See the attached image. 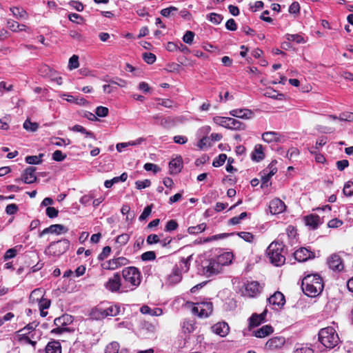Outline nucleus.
<instances>
[{
	"label": "nucleus",
	"instance_id": "obj_53",
	"mask_svg": "<svg viewBox=\"0 0 353 353\" xmlns=\"http://www.w3.org/2000/svg\"><path fill=\"white\" fill-rule=\"evenodd\" d=\"M209 19L211 22L219 24L221 22L223 17L218 14L211 13L209 16Z\"/></svg>",
	"mask_w": 353,
	"mask_h": 353
},
{
	"label": "nucleus",
	"instance_id": "obj_12",
	"mask_svg": "<svg viewBox=\"0 0 353 353\" xmlns=\"http://www.w3.org/2000/svg\"><path fill=\"white\" fill-rule=\"evenodd\" d=\"M270 212L274 214H280L285 210V204L279 199H274L269 205Z\"/></svg>",
	"mask_w": 353,
	"mask_h": 353
},
{
	"label": "nucleus",
	"instance_id": "obj_9",
	"mask_svg": "<svg viewBox=\"0 0 353 353\" xmlns=\"http://www.w3.org/2000/svg\"><path fill=\"white\" fill-rule=\"evenodd\" d=\"M68 231V229L67 227H65L63 225L61 224H55L52 225L50 227L44 229L40 234V236H42L43 235L46 234H61L66 233Z\"/></svg>",
	"mask_w": 353,
	"mask_h": 353
},
{
	"label": "nucleus",
	"instance_id": "obj_25",
	"mask_svg": "<svg viewBox=\"0 0 353 353\" xmlns=\"http://www.w3.org/2000/svg\"><path fill=\"white\" fill-rule=\"evenodd\" d=\"M44 295V291L41 289H35L33 290L30 295V300L33 303H39L43 299Z\"/></svg>",
	"mask_w": 353,
	"mask_h": 353
},
{
	"label": "nucleus",
	"instance_id": "obj_16",
	"mask_svg": "<svg viewBox=\"0 0 353 353\" xmlns=\"http://www.w3.org/2000/svg\"><path fill=\"white\" fill-rule=\"evenodd\" d=\"M267 313V310H265L261 314H253L249 319V328L251 330L252 327H256L262 323Z\"/></svg>",
	"mask_w": 353,
	"mask_h": 353
},
{
	"label": "nucleus",
	"instance_id": "obj_6",
	"mask_svg": "<svg viewBox=\"0 0 353 353\" xmlns=\"http://www.w3.org/2000/svg\"><path fill=\"white\" fill-rule=\"evenodd\" d=\"M223 268L214 259H210L208 264L203 266V274L206 276L216 275L222 272Z\"/></svg>",
	"mask_w": 353,
	"mask_h": 353
},
{
	"label": "nucleus",
	"instance_id": "obj_15",
	"mask_svg": "<svg viewBox=\"0 0 353 353\" xmlns=\"http://www.w3.org/2000/svg\"><path fill=\"white\" fill-rule=\"evenodd\" d=\"M212 331L220 336H225L230 330L229 325L225 322H219L212 327Z\"/></svg>",
	"mask_w": 353,
	"mask_h": 353
},
{
	"label": "nucleus",
	"instance_id": "obj_51",
	"mask_svg": "<svg viewBox=\"0 0 353 353\" xmlns=\"http://www.w3.org/2000/svg\"><path fill=\"white\" fill-rule=\"evenodd\" d=\"M129 235L127 234H122L121 235H119L117 239H116V242L121 245H125L128 243V241H129Z\"/></svg>",
	"mask_w": 353,
	"mask_h": 353
},
{
	"label": "nucleus",
	"instance_id": "obj_42",
	"mask_svg": "<svg viewBox=\"0 0 353 353\" xmlns=\"http://www.w3.org/2000/svg\"><path fill=\"white\" fill-rule=\"evenodd\" d=\"M343 192L347 196H352L353 194V183L352 181H347L345 183Z\"/></svg>",
	"mask_w": 353,
	"mask_h": 353
},
{
	"label": "nucleus",
	"instance_id": "obj_11",
	"mask_svg": "<svg viewBox=\"0 0 353 353\" xmlns=\"http://www.w3.org/2000/svg\"><path fill=\"white\" fill-rule=\"evenodd\" d=\"M294 258L299 261H305L309 259L314 257V254L305 248H301L294 254Z\"/></svg>",
	"mask_w": 353,
	"mask_h": 353
},
{
	"label": "nucleus",
	"instance_id": "obj_63",
	"mask_svg": "<svg viewBox=\"0 0 353 353\" xmlns=\"http://www.w3.org/2000/svg\"><path fill=\"white\" fill-rule=\"evenodd\" d=\"M173 139H174V143H178V144H185L188 141V138L183 135L174 136Z\"/></svg>",
	"mask_w": 353,
	"mask_h": 353
},
{
	"label": "nucleus",
	"instance_id": "obj_58",
	"mask_svg": "<svg viewBox=\"0 0 353 353\" xmlns=\"http://www.w3.org/2000/svg\"><path fill=\"white\" fill-rule=\"evenodd\" d=\"M342 224H343L342 221H341L338 219H334L330 220L328 222L327 225L329 228H339V227L341 226Z\"/></svg>",
	"mask_w": 353,
	"mask_h": 353
},
{
	"label": "nucleus",
	"instance_id": "obj_64",
	"mask_svg": "<svg viewBox=\"0 0 353 353\" xmlns=\"http://www.w3.org/2000/svg\"><path fill=\"white\" fill-rule=\"evenodd\" d=\"M46 214L50 218H54L57 216L58 210L52 207H48L46 209Z\"/></svg>",
	"mask_w": 353,
	"mask_h": 353
},
{
	"label": "nucleus",
	"instance_id": "obj_36",
	"mask_svg": "<svg viewBox=\"0 0 353 353\" xmlns=\"http://www.w3.org/2000/svg\"><path fill=\"white\" fill-rule=\"evenodd\" d=\"M183 330L185 333H191L195 330V322L193 320L184 321Z\"/></svg>",
	"mask_w": 353,
	"mask_h": 353
},
{
	"label": "nucleus",
	"instance_id": "obj_55",
	"mask_svg": "<svg viewBox=\"0 0 353 353\" xmlns=\"http://www.w3.org/2000/svg\"><path fill=\"white\" fill-rule=\"evenodd\" d=\"M339 119L340 121H353L352 112H344L340 114Z\"/></svg>",
	"mask_w": 353,
	"mask_h": 353
},
{
	"label": "nucleus",
	"instance_id": "obj_44",
	"mask_svg": "<svg viewBox=\"0 0 353 353\" xmlns=\"http://www.w3.org/2000/svg\"><path fill=\"white\" fill-rule=\"evenodd\" d=\"M119 343L117 342H112L107 346L105 353H119Z\"/></svg>",
	"mask_w": 353,
	"mask_h": 353
},
{
	"label": "nucleus",
	"instance_id": "obj_32",
	"mask_svg": "<svg viewBox=\"0 0 353 353\" xmlns=\"http://www.w3.org/2000/svg\"><path fill=\"white\" fill-rule=\"evenodd\" d=\"M252 159L259 161L264 158L263 148L261 145H256L252 154Z\"/></svg>",
	"mask_w": 353,
	"mask_h": 353
},
{
	"label": "nucleus",
	"instance_id": "obj_3",
	"mask_svg": "<svg viewBox=\"0 0 353 353\" xmlns=\"http://www.w3.org/2000/svg\"><path fill=\"white\" fill-rule=\"evenodd\" d=\"M319 341L327 348L334 347L339 341L338 334L332 327H327L320 330L319 333Z\"/></svg>",
	"mask_w": 353,
	"mask_h": 353
},
{
	"label": "nucleus",
	"instance_id": "obj_54",
	"mask_svg": "<svg viewBox=\"0 0 353 353\" xmlns=\"http://www.w3.org/2000/svg\"><path fill=\"white\" fill-rule=\"evenodd\" d=\"M194 33L192 31H187L183 37V40L186 43H191L193 41Z\"/></svg>",
	"mask_w": 353,
	"mask_h": 353
},
{
	"label": "nucleus",
	"instance_id": "obj_57",
	"mask_svg": "<svg viewBox=\"0 0 353 353\" xmlns=\"http://www.w3.org/2000/svg\"><path fill=\"white\" fill-rule=\"evenodd\" d=\"M95 113L99 117H105L108 115V109L105 107L99 106L97 108Z\"/></svg>",
	"mask_w": 353,
	"mask_h": 353
},
{
	"label": "nucleus",
	"instance_id": "obj_29",
	"mask_svg": "<svg viewBox=\"0 0 353 353\" xmlns=\"http://www.w3.org/2000/svg\"><path fill=\"white\" fill-rule=\"evenodd\" d=\"M127 263V259L124 257H119L110 260L108 262V268L110 270H114L119 266L124 265Z\"/></svg>",
	"mask_w": 353,
	"mask_h": 353
},
{
	"label": "nucleus",
	"instance_id": "obj_17",
	"mask_svg": "<svg viewBox=\"0 0 353 353\" xmlns=\"http://www.w3.org/2000/svg\"><path fill=\"white\" fill-rule=\"evenodd\" d=\"M285 343V339L282 337H274L265 343V349L273 350L281 347Z\"/></svg>",
	"mask_w": 353,
	"mask_h": 353
},
{
	"label": "nucleus",
	"instance_id": "obj_21",
	"mask_svg": "<svg viewBox=\"0 0 353 353\" xmlns=\"http://www.w3.org/2000/svg\"><path fill=\"white\" fill-rule=\"evenodd\" d=\"M273 332V328L270 325H264L257 330L252 332V335L258 338H264Z\"/></svg>",
	"mask_w": 353,
	"mask_h": 353
},
{
	"label": "nucleus",
	"instance_id": "obj_46",
	"mask_svg": "<svg viewBox=\"0 0 353 353\" xmlns=\"http://www.w3.org/2000/svg\"><path fill=\"white\" fill-rule=\"evenodd\" d=\"M105 312H106V309L98 307L93 310L92 314L95 319H103L106 317V315L104 314Z\"/></svg>",
	"mask_w": 353,
	"mask_h": 353
},
{
	"label": "nucleus",
	"instance_id": "obj_48",
	"mask_svg": "<svg viewBox=\"0 0 353 353\" xmlns=\"http://www.w3.org/2000/svg\"><path fill=\"white\" fill-rule=\"evenodd\" d=\"M71 130L72 131L80 132L84 133L86 134V137H92L93 136V134L92 132L86 131V130L83 126L79 125H75L74 126H73L71 128Z\"/></svg>",
	"mask_w": 353,
	"mask_h": 353
},
{
	"label": "nucleus",
	"instance_id": "obj_22",
	"mask_svg": "<svg viewBox=\"0 0 353 353\" xmlns=\"http://www.w3.org/2000/svg\"><path fill=\"white\" fill-rule=\"evenodd\" d=\"M233 259V254L231 252H225L221 255H219L216 260L218 263L221 265V267L223 268L224 265H228L231 264Z\"/></svg>",
	"mask_w": 353,
	"mask_h": 353
},
{
	"label": "nucleus",
	"instance_id": "obj_43",
	"mask_svg": "<svg viewBox=\"0 0 353 353\" xmlns=\"http://www.w3.org/2000/svg\"><path fill=\"white\" fill-rule=\"evenodd\" d=\"M140 143H141V141H129L127 143H120L117 144L116 148L119 152H121L123 148H127L128 146H133V145H135Z\"/></svg>",
	"mask_w": 353,
	"mask_h": 353
},
{
	"label": "nucleus",
	"instance_id": "obj_8",
	"mask_svg": "<svg viewBox=\"0 0 353 353\" xmlns=\"http://www.w3.org/2000/svg\"><path fill=\"white\" fill-rule=\"evenodd\" d=\"M328 265L334 271H341L344 265L340 256L336 254H332L327 260Z\"/></svg>",
	"mask_w": 353,
	"mask_h": 353
},
{
	"label": "nucleus",
	"instance_id": "obj_7",
	"mask_svg": "<svg viewBox=\"0 0 353 353\" xmlns=\"http://www.w3.org/2000/svg\"><path fill=\"white\" fill-rule=\"evenodd\" d=\"M276 163V161H272L269 166L265 169L261 173V181H262V187L268 186L267 184L270 179L277 172V168L275 165Z\"/></svg>",
	"mask_w": 353,
	"mask_h": 353
},
{
	"label": "nucleus",
	"instance_id": "obj_40",
	"mask_svg": "<svg viewBox=\"0 0 353 353\" xmlns=\"http://www.w3.org/2000/svg\"><path fill=\"white\" fill-rule=\"evenodd\" d=\"M120 312V308L119 307L117 306V305H114V306H110L108 308H106V312H105V315H106V316H117Z\"/></svg>",
	"mask_w": 353,
	"mask_h": 353
},
{
	"label": "nucleus",
	"instance_id": "obj_30",
	"mask_svg": "<svg viewBox=\"0 0 353 353\" xmlns=\"http://www.w3.org/2000/svg\"><path fill=\"white\" fill-rule=\"evenodd\" d=\"M7 27L12 32L26 31L27 28L26 25L20 24L17 21L12 20H8L7 21Z\"/></svg>",
	"mask_w": 353,
	"mask_h": 353
},
{
	"label": "nucleus",
	"instance_id": "obj_18",
	"mask_svg": "<svg viewBox=\"0 0 353 353\" xmlns=\"http://www.w3.org/2000/svg\"><path fill=\"white\" fill-rule=\"evenodd\" d=\"M268 301L270 304L279 307H282L285 302L284 295L280 292H275L269 298Z\"/></svg>",
	"mask_w": 353,
	"mask_h": 353
},
{
	"label": "nucleus",
	"instance_id": "obj_5",
	"mask_svg": "<svg viewBox=\"0 0 353 353\" xmlns=\"http://www.w3.org/2000/svg\"><path fill=\"white\" fill-rule=\"evenodd\" d=\"M213 310L212 303L203 302L196 303L192 309V313L197 314L201 318L209 316Z\"/></svg>",
	"mask_w": 353,
	"mask_h": 353
},
{
	"label": "nucleus",
	"instance_id": "obj_20",
	"mask_svg": "<svg viewBox=\"0 0 353 353\" xmlns=\"http://www.w3.org/2000/svg\"><path fill=\"white\" fill-rule=\"evenodd\" d=\"M106 288L112 292L117 291L121 286V279L118 274L114 275L112 279H110L106 283Z\"/></svg>",
	"mask_w": 353,
	"mask_h": 353
},
{
	"label": "nucleus",
	"instance_id": "obj_33",
	"mask_svg": "<svg viewBox=\"0 0 353 353\" xmlns=\"http://www.w3.org/2000/svg\"><path fill=\"white\" fill-rule=\"evenodd\" d=\"M46 353H61V345L59 342L52 341L49 343L46 347Z\"/></svg>",
	"mask_w": 353,
	"mask_h": 353
},
{
	"label": "nucleus",
	"instance_id": "obj_4",
	"mask_svg": "<svg viewBox=\"0 0 353 353\" xmlns=\"http://www.w3.org/2000/svg\"><path fill=\"white\" fill-rule=\"evenodd\" d=\"M122 275L125 281L130 283L132 285L137 286L141 282L140 273L134 267L125 268L122 272Z\"/></svg>",
	"mask_w": 353,
	"mask_h": 353
},
{
	"label": "nucleus",
	"instance_id": "obj_27",
	"mask_svg": "<svg viewBox=\"0 0 353 353\" xmlns=\"http://www.w3.org/2000/svg\"><path fill=\"white\" fill-rule=\"evenodd\" d=\"M10 11L12 12L13 15L19 20L27 19L28 18V14L26 11L18 7H13L10 8Z\"/></svg>",
	"mask_w": 353,
	"mask_h": 353
},
{
	"label": "nucleus",
	"instance_id": "obj_47",
	"mask_svg": "<svg viewBox=\"0 0 353 353\" xmlns=\"http://www.w3.org/2000/svg\"><path fill=\"white\" fill-rule=\"evenodd\" d=\"M177 10V8L174 6H171L170 8H164L161 11V14L165 17H168L170 15L174 14V12Z\"/></svg>",
	"mask_w": 353,
	"mask_h": 353
},
{
	"label": "nucleus",
	"instance_id": "obj_23",
	"mask_svg": "<svg viewBox=\"0 0 353 353\" xmlns=\"http://www.w3.org/2000/svg\"><path fill=\"white\" fill-rule=\"evenodd\" d=\"M227 128L234 130H244L246 128V125L235 119L229 117Z\"/></svg>",
	"mask_w": 353,
	"mask_h": 353
},
{
	"label": "nucleus",
	"instance_id": "obj_34",
	"mask_svg": "<svg viewBox=\"0 0 353 353\" xmlns=\"http://www.w3.org/2000/svg\"><path fill=\"white\" fill-rule=\"evenodd\" d=\"M23 127L27 131L34 132L38 130L39 125L38 123L32 122L30 119H27L23 123Z\"/></svg>",
	"mask_w": 353,
	"mask_h": 353
},
{
	"label": "nucleus",
	"instance_id": "obj_2",
	"mask_svg": "<svg viewBox=\"0 0 353 353\" xmlns=\"http://www.w3.org/2000/svg\"><path fill=\"white\" fill-rule=\"evenodd\" d=\"M283 246L279 242H272L267 249V254L270 261L276 266H280L285 263Z\"/></svg>",
	"mask_w": 353,
	"mask_h": 353
},
{
	"label": "nucleus",
	"instance_id": "obj_50",
	"mask_svg": "<svg viewBox=\"0 0 353 353\" xmlns=\"http://www.w3.org/2000/svg\"><path fill=\"white\" fill-rule=\"evenodd\" d=\"M151 183L150 181L148 179H145L143 181H137L135 183L136 187L139 190H141L145 188H148L150 185Z\"/></svg>",
	"mask_w": 353,
	"mask_h": 353
},
{
	"label": "nucleus",
	"instance_id": "obj_24",
	"mask_svg": "<svg viewBox=\"0 0 353 353\" xmlns=\"http://www.w3.org/2000/svg\"><path fill=\"white\" fill-rule=\"evenodd\" d=\"M305 223L312 229H316L321 223L320 217L318 215L310 214L305 217Z\"/></svg>",
	"mask_w": 353,
	"mask_h": 353
},
{
	"label": "nucleus",
	"instance_id": "obj_19",
	"mask_svg": "<svg viewBox=\"0 0 353 353\" xmlns=\"http://www.w3.org/2000/svg\"><path fill=\"white\" fill-rule=\"evenodd\" d=\"M36 168L34 167H28L24 171L22 175V180L26 183H32L36 181L37 177L34 175Z\"/></svg>",
	"mask_w": 353,
	"mask_h": 353
},
{
	"label": "nucleus",
	"instance_id": "obj_31",
	"mask_svg": "<svg viewBox=\"0 0 353 353\" xmlns=\"http://www.w3.org/2000/svg\"><path fill=\"white\" fill-rule=\"evenodd\" d=\"M141 312L143 314H148L152 316H160L162 314L163 311L161 308H150L148 305H143L140 309Z\"/></svg>",
	"mask_w": 353,
	"mask_h": 353
},
{
	"label": "nucleus",
	"instance_id": "obj_38",
	"mask_svg": "<svg viewBox=\"0 0 353 353\" xmlns=\"http://www.w3.org/2000/svg\"><path fill=\"white\" fill-rule=\"evenodd\" d=\"M228 120H229V117H223L216 116L213 118V121L216 124L223 126L226 128L228 127Z\"/></svg>",
	"mask_w": 353,
	"mask_h": 353
},
{
	"label": "nucleus",
	"instance_id": "obj_60",
	"mask_svg": "<svg viewBox=\"0 0 353 353\" xmlns=\"http://www.w3.org/2000/svg\"><path fill=\"white\" fill-rule=\"evenodd\" d=\"M155 253L152 251H148V252H146L145 253H143L142 255H141V259L143 260V261H148V260H153L155 259Z\"/></svg>",
	"mask_w": 353,
	"mask_h": 353
},
{
	"label": "nucleus",
	"instance_id": "obj_39",
	"mask_svg": "<svg viewBox=\"0 0 353 353\" xmlns=\"http://www.w3.org/2000/svg\"><path fill=\"white\" fill-rule=\"evenodd\" d=\"M286 39L289 41H295L297 43H305V40L303 37L299 34H287Z\"/></svg>",
	"mask_w": 353,
	"mask_h": 353
},
{
	"label": "nucleus",
	"instance_id": "obj_56",
	"mask_svg": "<svg viewBox=\"0 0 353 353\" xmlns=\"http://www.w3.org/2000/svg\"><path fill=\"white\" fill-rule=\"evenodd\" d=\"M143 58L144 61L149 64L153 63L156 60L155 55L152 53H144L143 54Z\"/></svg>",
	"mask_w": 353,
	"mask_h": 353
},
{
	"label": "nucleus",
	"instance_id": "obj_62",
	"mask_svg": "<svg viewBox=\"0 0 353 353\" xmlns=\"http://www.w3.org/2000/svg\"><path fill=\"white\" fill-rule=\"evenodd\" d=\"M151 212H152V205L147 206L144 209L143 212H142V214L139 216V219L140 220H145L147 217L149 216V215L150 214Z\"/></svg>",
	"mask_w": 353,
	"mask_h": 353
},
{
	"label": "nucleus",
	"instance_id": "obj_35",
	"mask_svg": "<svg viewBox=\"0 0 353 353\" xmlns=\"http://www.w3.org/2000/svg\"><path fill=\"white\" fill-rule=\"evenodd\" d=\"M181 280V274L178 268L174 269L172 273L168 277L170 283L174 284L179 283Z\"/></svg>",
	"mask_w": 353,
	"mask_h": 353
},
{
	"label": "nucleus",
	"instance_id": "obj_26",
	"mask_svg": "<svg viewBox=\"0 0 353 353\" xmlns=\"http://www.w3.org/2000/svg\"><path fill=\"white\" fill-rule=\"evenodd\" d=\"M262 139L267 143L277 142L279 140V136L276 132L269 131L262 134Z\"/></svg>",
	"mask_w": 353,
	"mask_h": 353
},
{
	"label": "nucleus",
	"instance_id": "obj_45",
	"mask_svg": "<svg viewBox=\"0 0 353 353\" xmlns=\"http://www.w3.org/2000/svg\"><path fill=\"white\" fill-rule=\"evenodd\" d=\"M210 145V138L208 137H203L197 143V146L200 150H203L205 147Z\"/></svg>",
	"mask_w": 353,
	"mask_h": 353
},
{
	"label": "nucleus",
	"instance_id": "obj_49",
	"mask_svg": "<svg viewBox=\"0 0 353 353\" xmlns=\"http://www.w3.org/2000/svg\"><path fill=\"white\" fill-rule=\"evenodd\" d=\"M226 159H227V156L225 154H220L219 156L217 159H215L213 161L212 165L214 167L221 166V165H222L224 163V162L225 161Z\"/></svg>",
	"mask_w": 353,
	"mask_h": 353
},
{
	"label": "nucleus",
	"instance_id": "obj_52",
	"mask_svg": "<svg viewBox=\"0 0 353 353\" xmlns=\"http://www.w3.org/2000/svg\"><path fill=\"white\" fill-rule=\"evenodd\" d=\"M238 235L248 242H252L254 236L252 234L246 232H241L238 233Z\"/></svg>",
	"mask_w": 353,
	"mask_h": 353
},
{
	"label": "nucleus",
	"instance_id": "obj_13",
	"mask_svg": "<svg viewBox=\"0 0 353 353\" xmlns=\"http://www.w3.org/2000/svg\"><path fill=\"white\" fill-rule=\"evenodd\" d=\"M69 247V242L67 240L59 241L56 243H52L49 248L54 250V254H60L65 252Z\"/></svg>",
	"mask_w": 353,
	"mask_h": 353
},
{
	"label": "nucleus",
	"instance_id": "obj_1",
	"mask_svg": "<svg viewBox=\"0 0 353 353\" xmlns=\"http://www.w3.org/2000/svg\"><path fill=\"white\" fill-rule=\"evenodd\" d=\"M302 289L307 296L315 297L323 291V280L318 274H309L302 281Z\"/></svg>",
	"mask_w": 353,
	"mask_h": 353
},
{
	"label": "nucleus",
	"instance_id": "obj_59",
	"mask_svg": "<svg viewBox=\"0 0 353 353\" xmlns=\"http://www.w3.org/2000/svg\"><path fill=\"white\" fill-rule=\"evenodd\" d=\"M66 155L63 154L60 150H56L52 154L53 159L57 161H63Z\"/></svg>",
	"mask_w": 353,
	"mask_h": 353
},
{
	"label": "nucleus",
	"instance_id": "obj_28",
	"mask_svg": "<svg viewBox=\"0 0 353 353\" xmlns=\"http://www.w3.org/2000/svg\"><path fill=\"white\" fill-rule=\"evenodd\" d=\"M182 167L181 159L176 158L170 162L169 168L171 174H176L181 171Z\"/></svg>",
	"mask_w": 353,
	"mask_h": 353
},
{
	"label": "nucleus",
	"instance_id": "obj_14",
	"mask_svg": "<svg viewBox=\"0 0 353 353\" xmlns=\"http://www.w3.org/2000/svg\"><path fill=\"white\" fill-rule=\"evenodd\" d=\"M259 291V284L256 281L248 283L245 286V290L242 292L244 296L252 297Z\"/></svg>",
	"mask_w": 353,
	"mask_h": 353
},
{
	"label": "nucleus",
	"instance_id": "obj_41",
	"mask_svg": "<svg viewBox=\"0 0 353 353\" xmlns=\"http://www.w3.org/2000/svg\"><path fill=\"white\" fill-rule=\"evenodd\" d=\"M79 57L77 55H73L69 59L68 68L70 70L76 69L79 67Z\"/></svg>",
	"mask_w": 353,
	"mask_h": 353
},
{
	"label": "nucleus",
	"instance_id": "obj_61",
	"mask_svg": "<svg viewBox=\"0 0 353 353\" xmlns=\"http://www.w3.org/2000/svg\"><path fill=\"white\" fill-rule=\"evenodd\" d=\"M26 161L29 164H39L41 162L39 157L37 156H28L26 158Z\"/></svg>",
	"mask_w": 353,
	"mask_h": 353
},
{
	"label": "nucleus",
	"instance_id": "obj_10",
	"mask_svg": "<svg viewBox=\"0 0 353 353\" xmlns=\"http://www.w3.org/2000/svg\"><path fill=\"white\" fill-rule=\"evenodd\" d=\"M230 114L232 117L243 119H251L254 117V112L245 108L232 110L230 112Z\"/></svg>",
	"mask_w": 353,
	"mask_h": 353
},
{
	"label": "nucleus",
	"instance_id": "obj_37",
	"mask_svg": "<svg viewBox=\"0 0 353 353\" xmlns=\"http://www.w3.org/2000/svg\"><path fill=\"white\" fill-rule=\"evenodd\" d=\"M206 228V225L205 223H201L196 226L190 227L188 229V231L190 234H198L203 231H204Z\"/></svg>",
	"mask_w": 353,
	"mask_h": 353
}]
</instances>
